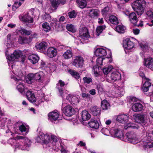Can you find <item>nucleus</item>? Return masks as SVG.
Returning a JSON list of instances; mask_svg holds the SVG:
<instances>
[{"instance_id": "nucleus-34", "label": "nucleus", "mask_w": 153, "mask_h": 153, "mask_svg": "<svg viewBox=\"0 0 153 153\" xmlns=\"http://www.w3.org/2000/svg\"><path fill=\"white\" fill-rule=\"evenodd\" d=\"M37 49L43 51L45 50L48 47V44L45 42H42L36 46Z\"/></svg>"}, {"instance_id": "nucleus-32", "label": "nucleus", "mask_w": 153, "mask_h": 153, "mask_svg": "<svg viewBox=\"0 0 153 153\" xmlns=\"http://www.w3.org/2000/svg\"><path fill=\"white\" fill-rule=\"evenodd\" d=\"M73 56V53L71 49H68L65 51L62 55L63 58L65 59H69Z\"/></svg>"}, {"instance_id": "nucleus-18", "label": "nucleus", "mask_w": 153, "mask_h": 153, "mask_svg": "<svg viewBox=\"0 0 153 153\" xmlns=\"http://www.w3.org/2000/svg\"><path fill=\"white\" fill-rule=\"evenodd\" d=\"M100 14V11L97 9H92L89 10V16L92 18H97Z\"/></svg>"}, {"instance_id": "nucleus-19", "label": "nucleus", "mask_w": 153, "mask_h": 153, "mask_svg": "<svg viewBox=\"0 0 153 153\" xmlns=\"http://www.w3.org/2000/svg\"><path fill=\"white\" fill-rule=\"evenodd\" d=\"M128 18L129 21L131 23L134 25H136V23L138 21V19L135 13L133 12L130 13L128 15Z\"/></svg>"}, {"instance_id": "nucleus-27", "label": "nucleus", "mask_w": 153, "mask_h": 153, "mask_svg": "<svg viewBox=\"0 0 153 153\" xmlns=\"http://www.w3.org/2000/svg\"><path fill=\"white\" fill-rule=\"evenodd\" d=\"M35 80L43 82L44 80L45 74L43 72L40 71L34 74Z\"/></svg>"}, {"instance_id": "nucleus-50", "label": "nucleus", "mask_w": 153, "mask_h": 153, "mask_svg": "<svg viewBox=\"0 0 153 153\" xmlns=\"http://www.w3.org/2000/svg\"><path fill=\"white\" fill-rule=\"evenodd\" d=\"M19 32L22 35L24 36L29 35L30 34V31L22 28L19 30Z\"/></svg>"}, {"instance_id": "nucleus-21", "label": "nucleus", "mask_w": 153, "mask_h": 153, "mask_svg": "<svg viewBox=\"0 0 153 153\" xmlns=\"http://www.w3.org/2000/svg\"><path fill=\"white\" fill-rule=\"evenodd\" d=\"M144 65L147 68L153 70V58L149 57L144 59Z\"/></svg>"}, {"instance_id": "nucleus-24", "label": "nucleus", "mask_w": 153, "mask_h": 153, "mask_svg": "<svg viewBox=\"0 0 153 153\" xmlns=\"http://www.w3.org/2000/svg\"><path fill=\"white\" fill-rule=\"evenodd\" d=\"M13 35L9 34L7 36V41L6 45L8 48L11 47L14 43L15 39Z\"/></svg>"}, {"instance_id": "nucleus-5", "label": "nucleus", "mask_w": 153, "mask_h": 153, "mask_svg": "<svg viewBox=\"0 0 153 153\" xmlns=\"http://www.w3.org/2000/svg\"><path fill=\"white\" fill-rule=\"evenodd\" d=\"M137 10V14L138 15H141L144 12L146 3L144 0H136L132 4Z\"/></svg>"}, {"instance_id": "nucleus-48", "label": "nucleus", "mask_w": 153, "mask_h": 153, "mask_svg": "<svg viewBox=\"0 0 153 153\" xmlns=\"http://www.w3.org/2000/svg\"><path fill=\"white\" fill-rule=\"evenodd\" d=\"M18 42L20 44L27 43L29 42L28 39L26 37H22L19 36L18 39Z\"/></svg>"}, {"instance_id": "nucleus-45", "label": "nucleus", "mask_w": 153, "mask_h": 153, "mask_svg": "<svg viewBox=\"0 0 153 153\" xmlns=\"http://www.w3.org/2000/svg\"><path fill=\"white\" fill-rule=\"evenodd\" d=\"M68 72L73 76L75 78L77 79L79 78L80 76V74L73 70H69Z\"/></svg>"}, {"instance_id": "nucleus-29", "label": "nucleus", "mask_w": 153, "mask_h": 153, "mask_svg": "<svg viewBox=\"0 0 153 153\" xmlns=\"http://www.w3.org/2000/svg\"><path fill=\"white\" fill-rule=\"evenodd\" d=\"M90 127L96 129L99 128V124L98 121L95 119H91L88 123Z\"/></svg>"}, {"instance_id": "nucleus-35", "label": "nucleus", "mask_w": 153, "mask_h": 153, "mask_svg": "<svg viewBox=\"0 0 153 153\" xmlns=\"http://www.w3.org/2000/svg\"><path fill=\"white\" fill-rule=\"evenodd\" d=\"M16 126H18L19 130L21 132L27 131L28 130V126H25L24 124L21 122H18L16 123Z\"/></svg>"}, {"instance_id": "nucleus-1", "label": "nucleus", "mask_w": 153, "mask_h": 153, "mask_svg": "<svg viewBox=\"0 0 153 153\" xmlns=\"http://www.w3.org/2000/svg\"><path fill=\"white\" fill-rule=\"evenodd\" d=\"M8 143L13 146L15 150L18 149L22 150H29L31 145L32 142L27 138L21 136H17L13 138H10L8 140Z\"/></svg>"}, {"instance_id": "nucleus-3", "label": "nucleus", "mask_w": 153, "mask_h": 153, "mask_svg": "<svg viewBox=\"0 0 153 153\" xmlns=\"http://www.w3.org/2000/svg\"><path fill=\"white\" fill-rule=\"evenodd\" d=\"M11 68L13 71L11 73V78L13 79L16 83L18 84L17 86L18 90L21 93H25L27 90L25 88L24 84L22 81V77L23 76L22 71L18 69V67L16 65H12Z\"/></svg>"}, {"instance_id": "nucleus-6", "label": "nucleus", "mask_w": 153, "mask_h": 153, "mask_svg": "<svg viewBox=\"0 0 153 153\" xmlns=\"http://www.w3.org/2000/svg\"><path fill=\"white\" fill-rule=\"evenodd\" d=\"M90 37L87 28L85 27L80 26L79 31V36L78 37L80 41L83 43L84 40H87Z\"/></svg>"}, {"instance_id": "nucleus-62", "label": "nucleus", "mask_w": 153, "mask_h": 153, "mask_svg": "<svg viewBox=\"0 0 153 153\" xmlns=\"http://www.w3.org/2000/svg\"><path fill=\"white\" fill-rule=\"evenodd\" d=\"M22 4V3L20 1H16L14 2L13 6L15 8H17L19 6H21Z\"/></svg>"}, {"instance_id": "nucleus-55", "label": "nucleus", "mask_w": 153, "mask_h": 153, "mask_svg": "<svg viewBox=\"0 0 153 153\" xmlns=\"http://www.w3.org/2000/svg\"><path fill=\"white\" fill-rule=\"evenodd\" d=\"M84 83L87 84H89L92 82V80L90 77L85 76L83 78Z\"/></svg>"}, {"instance_id": "nucleus-25", "label": "nucleus", "mask_w": 153, "mask_h": 153, "mask_svg": "<svg viewBox=\"0 0 153 153\" xmlns=\"http://www.w3.org/2000/svg\"><path fill=\"white\" fill-rule=\"evenodd\" d=\"M143 106L140 103L136 102L133 104L132 107V110L136 112L141 111L143 109Z\"/></svg>"}, {"instance_id": "nucleus-51", "label": "nucleus", "mask_w": 153, "mask_h": 153, "mask_svg": "<svg viewBox=\"0 0 153 153\" xmlns=\"http://www.w3.org/2000/svg\"><path fill=\"white\" fill-rule=\"evenodd\" d=\"M66 28L68 31L73 33L75 32L76 31V29L74 25L71 24H68L66 26Z\"/></svg>"}, {"instance_id": "nucleus-39", "label": "nucleus", "mask_w": 153, "mask_h": 153, "mask_svg": "<svg viewBox=\"0 0 153 153\" xmlns=\"http://www.w3.org/2000/svg\"><path fill=\"white\" fill-rule=\"evenodd\" d=\"M34 80V74L33 73L28 74L26 78V81L29 84L31 83Z\"/></svg>"}, {"instance_id": "nucleus-14", "label": "nucleus", "mask_w": 153, "mask_h": 153, "mask_svg": "<svg viewBox=\"0 0 153 153\" xmlns=\"http://www.w3.org/2000/svg\"><path fill=\"white\" fill-rule=\"evenodd\" d=\"M48 116V120L52 122L58 120L59 116V112L56 110L50 112Z\"/></svg>"}, {"instance_id": "nucleus-11", "label": "nucleus", "mask_w": 153, "mask_h": 153, "mask_svg": "<svg viewBox=\"0 0 153 153\" xmlns=\"http://www.w3.org/2000/svg\"><path fill=\"white\" fill-rule=\"evenodd\" d=\"M66 99L71 104L76 105L80 101V98L79 96H74L72 94H69L66 96Z\"/></svg>"}, {"instance_id": "nucleus-41", "label": "nucleus", "mask_w": 153, "mask_h": 153, "mask_svg": "<svg viewBox=\"0 0 153 153\" xmlns=\"http://www.w3.org/2000/svg\"><path fill=\"white\" fill-rule=\"evenodd\" d=\"M105 28L106 26L104 25L98 27L96 29V35L97 36H99L103 30L105 29Z\"/></svg>"}, {"instance_id": "nucleus-53", "label": "nucleus", "mask_w": 153, "mask_h": 153, "mask_svg": "<svg viewBox=\"0 0 153 153\" xmlns=\"http://www.w3.org/2000/svg\"><path fill=\"white\" fill-rule=\"evenodd\" d=\"M102 57H100L97 58L96 62L97 63L98 65H102L103 61L104 60H108V59H105L104 58Z\"/></svg>"}, {"instance_id": "nucleus-44", "label": "nucleus", "mask_w": 153, "mask_h": 153, "mask_svg": "<svg viewBox=\"0 0 153 153\" xmlns=\"http://www.w3.org/2000/svg\"><path fill=\"white\" fill-rule=\"evenodd\" d=\"M115 30L117 32L120 33H123L125 32V28L123 25L117 26Z\"/></svg>"}, {"instance_id": "nucleus-20", "label": "nucleus", "mask_w": 153, "mask_h": 153, "mask_svg": "<svg viewBox=\"0 0 153 153\" xmlns=\"http://www.w3.org/2000/svg\"><path fill=\"white\" fill-rule=\"evenodd\" d=\"M47 54L49 57L53 58L56 55L57 51L56 49L53 47H50L47 50Z\"/></svg>"}, {"instance_id": "nucleus-52", "label": "nucleus", "mask_w": 153, "mask_h": 153, "mask_svg": "<svg viewBox=\"0 0 153 153\" xmlns=\"http://www.w3.org/2000/svg\"><path fill=\"white\" fill-rule=\"evenodd\" d=\"M138 59V56L136 55H132L131 56L129 59V61L132 63H134L137 61Z\"/></svg>"}, {"instance_id": "nucleus-57", "label": "nucleus", "mask_w": 153, "mask_h": 153, "mask_svg": "<svg viewBox=\"0 0 153 153\" xmlns=\"http://www.w3.org/2000/svg\"><path fill=\"white\" fill-rule=\"evenodd\" d=\"M76 15V12L74 10L68 13V16L70 18H73L75 17Z\"/></svg>"}, {"instance_id": "nucleus-23", "label": "nucleus", "mask_w": 153, "mask_h": 153, "mask_svg": "<svg viewBox=\"0 0 153 153\" xmlns=\"http://www.w3.org/2000/svg\"><path fill=\"white\" fill-rule=\"evenodd\" d=\"M113 134L115 137L120 138L123 140V139H124V136L123 132L122 130L119 128H114V129Z\"/></svg>"}, {"instance_id": "nucleus-15", "label": "nucleus", "mask_w": 153, "mask_h": 153, "mask_svg": "<svg viewBox=\"0 0 153 153\" xmlns=\"http://www.w3.org/2000/svg\"><path fill=\"white\" fill-rule=\"evenodd\" d=\"M20 19L25 22L32 23L33 22V18L29 16L27 13L25 15H22L19 16Z\"/></svg>"}, {"instance_id": "nucleus-26", "label": "nucleus", "mask_w": 153, "mask_h": 153, "mask_svg": "<svg viewBox=\"0 0 153 153\" xmlns=\"http://www.w3.org/2000/svg\"><path fill=\"white\" fill-rule=\"evenodd\" d=\"M28 59L31 63L34 64L38 62L39 57L37 55L33 54L29 55Z\"/></svg>"}, {"instance_id": "nucleus-63", "label": "nucleus", "mask_w": 153, "mask_h": 153, "mask_svg": "<svg viewBox=\"0 0 153 153\" xmlns=\"http://www.w3.org/2000/svg\"><path fill=\"white\" fill-rule=\"evenodd\" d=\"M90 96V95L88 94L83 92L82 93V97L83 98H85L88 97L89 98Z\"/></svg>"}, {"instance_id": "nucleus-7", "label": "nucleus", "mask_w": 153, "mask_h": 153, "mask_svg": "<svg viewBox=\"0 0 153 153\" xmlns=\"http://www.w3.org/2000/svg\"><path fill=\"white\" fill-rule=\"evenodd\" d=\"M145 140L148 141L147 142V143L143 146L145 150L153 147V143H150L149 142H151L153 140V131L152 129H150V130L147 131L146 136L145 137Z\"/></svg>"}, {"instance_id": "nucleus-43", "label": "nucleus", "mask_w": 153, "mask_h": 153, "mask_svg": "<svg viewBox=\"0 0 153 153\" xmlns=\"http://www.w3.org/2000/svg\"><path fill=\"white\" fill-rule=\"evenodd\" d=\"M45 97V95L44 94L41 93L40 94H39V96H38V98L36 100V101H37V102H38V104H39L44 101Z\"/></svg>"}, {"instance_id": "nucleus-12", "label": "nucleus", "mask_w": 153, "mask_h": 153, "mask_svg": "<svg viewBox=\"0 0 153 153\" xmlns=\"http://www.w3.org/2000/svg\"><path fill=\"white\" fill-rule=\"evenodd\" d=\"M62 112L65 115L71 117L75 112L74 109L70 105H66L62 109Z\"/></svg>"}, {"instance_id": "nucleus-22", "label": "nucleus", "mask_w": 153, "mask_h": 153, "mask_svg": "<svg viewBox=\"0 0 153 153\" xmlns=\"http://www.w3.org/2000/svg\"><path fill=\"white\" fill-rule=\"evenodd\" d=\"M26 92V95L28 100L31 102H35L36 98L32 91L27 90Z\"/></svg>"}, {"instance_id": "nucleus-36", "label": "nucleus", "mask_w": 153, "mask_h": 153, "mask_svg": "<svg viewBox=\"0 0 153 153\" xmlns=\"http://www.w3.org/2000/svg\"><path fill=\"white\" fill-rule=\"evenodd\" d=\"M81 116V117L83 121L88 120L91 118V115L90 114L85 110L83 111H82Z\"/></svg>"}, {"instance_id": "nucleus-64", "label": "nucleus", "mask_w": 153, "mask_h": 153, "mask_svg": "<svg viewBox=\"0 0 153 153\" xmlns=\"http://www.w3.org/2000/svg\"><path fill=\"white\" fill-rule=\"evenodd\" d=\"M138 99L134 97H130V102L131 103L132 102H136Z\"/></svg>"}, {"instance_id": "nucleus-16", "label": "nucleus", "mask_w": 153, "mask_h": 153, "mask_svg": "<svg viewBox=\"0 0 153 153\" xmlns=\"http://www.w3.org/2000/svg\"><path fill=\"white\" fill-rule=\"evenodd\" d=\"M153 86H152L151 83L149 81H145L143 85V90L144 92H147L149 89L150 93L153 94Z\"/></svg>"}, {"instance_id": "nucleus-10", "label": "nucleus", "mask_w": 153, "mask_h": 153, "mask_svg": "<svg viewBox=\"0 0 153 153\" xmlns=\"http://www.w3.org/2000/svg\"><path fill=\"white\" fill-rule=\"evenodd\" d=\"M84 60L83 58L81 56H78L76 57L74 59L72 65L77 68H82L83 65Z\"/></svg>"}, {"instance_id": "nucleus-2", "label": "nucleus", "mask_w": 153, "mask_h": 153, "mask_svg": "<svg viewBox=\"0 0 153 153\" xmlns=\"http://www.w3.org/2000/svg\"><path fill=\"white\" fill-rule=\"evenodd\" d=\"M59 139L54 135H45L43 132H40L36 138L37 143H43L44 147H51L54 149L56 146Z\"/></svg>"}, {"instance_id": "nucleus-33", "label": "nucleus", "mask_w": 153, "mask_h": 153, "mask_svg": "<svg viewBox=\"0 0 153 153\" xmlns=\"http://www.w3.org/2000/svg\"><path fill=\"white\" fill-rule=\"evenodd\" d=\"M138 122L141 124H145L147 122L146 116L144 114H140L137 116Z\"/></svg>"}, {"instance_id": "nucleus-30", "label": "nucleus", "mask_w": 153, "mask_h": 153, "mask_svg": "<svg viewBox=\"0 0 153 153\" xmlns=\"http://www.w3.org/2000/svg\"><path fill=\"white\" fill-rule=\"evenodd\" d=\"M128 117L125 114H120L118 115L117 118V120L118 122L124 123L127 122L128 120Z\"/></svg>"}, {"instance_id": "nucleus-61", "label": "nucleus", "mask_w": 153, "mask_h": 153, "mask_svg": "<svg viewBox=\"0 0 153 153\" xmlns=\"http://www.w3.org/2000/svg\"><path fill=\"white\" fill-rule=\"evenodd\" d=\"M48 67L49 68L51 72L53 71L56 68L54 65L51 64L48 65Z\"/></svg>"}, {"instance_id": "nucleus-40", "label": "nucleus", "mask_w": 153, "mask_h": 153, "mask_svg": "<svg viewBox=\"0 0 153 153\" xmlns=\"http://www.w3.org/2000/svg\"><path fill=\"white\" fill-rule=\"evenodd\" d=\"M109 20L110 23L114 25H117L119 22L117 18L115 16L113 15L110 16Z\"/></svg>"}, {"instance_id": "nucleus-17", "label": "nucleus", "mask_w": 153, "mask_h": 153, "mask_svg": "<svg viewBox=\"0 0 153 153\" xmlns=\"http://www.w3.org/2000/svg\"><path fill=\"white\" fill-rule=\"evenodd\" d=\"M94 53L97 56H104L107 54L106 48L102 47L97 48L94 52Z\"/></svg>"}, {"instance_id": "nucleus-4", "label": "nucleus", "mask_w": 153, "mask_h": 153, "mask_svg": "<svg viewBox=\"0 0 153 153\" xmlns=\"http://www.w3.org/2000/svg\"><path fill=\"white\" fill-rule=\"evenodd\" d=\"M123 140L134 144H135L139 141L138 138L135 133L132 131L127 133L124 136V139H123Z\"/></svg>"}, {"instance_id": "nucleus-54", "label": "nucleus", "mask_w": 153, "mask_h": 153, "mask_svg": "<svg viewBox=\"0 0 153 153\" xmlns=\"http://www.w3.org/2000/svg\"><path fill=\"white\" fill-rule=\"evenodd\" d=\"M109 8L108 7H105L104 9H102V15L104 16H106L107 15L109 12Z\"/></svg>"}, {"instance_id": "nucleus-9", "label": "nucleus", "mask_w": 153, "mask_h": 153, "mask_svg": "<svg viewBox=\"0 0 153 153\" xmlns=\"http://www.w3.org/2000/svg\"><path fill=\"white\" fill-rule=\"evenodd\" d=\"M22 53L20 51H15L11 54L10 57L7 56V58L8 60V63L9 65L10 66V64H12V62L15 59H18L22 55Z\"/></svg>"}, {"instance_id": "nucleus-13", "label": "nucleus", "mask_w": 153, "mask_h": 153, "mask_svg": "<svg viewBox=\"0 0 153 153\" xmlns=\"http://www.w3.org/2000/svg\"><path fill=\"white\" fill-rule=\"evenodd\" d=\"M134 46V43L130 39L127 38L123 41V46L125 50H130L133 48Z\"/></svg>"}, {"instance_id": "nucleus-42", "label": "nucleus", "mask_w": 153, "mask_h": 153, "mask_svg": "<svg viewBox=\"0 0 153 153\" xmlns=\"http://www.w3.org/2000/svg\"><path fill=\"white\" fill-rule=\"evenodd\" d=\"M113 68L111 65H108L103 68L102 69V71L104 74H107Z\"/></svg>"}, {"instance_id": "nucleus-58", "label": "nucleus", "mask_w": 153, "mask_h": 153, "mask_svg": "<svg viewBox=\"0 0 153 153\" xmlns=\"http://www.w3.org/2000/svg\"><path fill=\"white\" fill-rule=\"evenodd\" d=\"M97 89L99 93H102L104 91L102 85L100 83L97 84Z\"/></svg>"}, {"instance_id": "nucleus-38", "label": "nucleus", "mask_w": 153, "mask_h": 153, "mask_svg": "<svg viewBox=\"0 0 153 153\" xmlns=\"http://www.w3.org/2000/svg\"><path fill=\"white\" fill-rule=\"evenodd\" d=\"M101 106L102 109L107 110L110 108V104L106 100H104L101 102Z\"/></svg>"}, {"instance_id": "nucleus-28", "label": "nucleus", "mask_w": 153, "mask_h": 153, "mask_svg": "<svg viewBox=\"0 0 153 153\" xmlns=\"http://www.w3.org/2000/svg\"><path fill=\"white\" fill-rule=\"evenodd\" d=\"M121 74L117 71L112 72L110 76V79L112 82H114L117 80L120 79L121 78Z\"/></svg>"}, {"instance_id": "nucleus-8", "label": "nucleus", "mask_w": 153, "mask_h": 153, "mask_svg": "<svg viewBox=\"0 0 153 153\" xmlns=\"http://www.w3.org/2000/svg\"><path fill=\"white\" fill-rule=\"evenodd\" d=\"M65 85V82L61 80L59 81L57 84L56 88L58 90L60 95L63 98L67 95V93L64 90V86Z\"/></svg>"}, {"instance_id": "nucleus-37", "label": "nucleus", "mask_w": 153, "mask_h": 153, "mask_svg": "<svg viewBox=\"0 0 153 153\" xmlns=\"http://www.w3.org/2000/svg\"><path fill=\"white\" fill-rule=\"evenodd\" d=\"M114 91L116 94L119 95L123 94L124 91V88L123 87H120L116 85H114Z\"/></svg>"}, {"instance_id": "nucleus-31", "label": "nucleus", "mask_w": 153, "mask_h": 153, "mask_svg": "<svg viewBox=\"0 0 153 153\" xmlns=\"http://www.w3.org/2000/svg\"><path fill=\"white\" fill-rule=\"evenodd\" d=\"M90 110L92 114L94 116H98L100 114V109L97 106L91 107Z\"/></svg>"}, {"instance_id": "nucleus-56", "label": "nucleus", "mask_w": 153, "mask_h": 153, "mask_svg": "<svg viewBox=\"0 0 153 153\" xmlns=\"http://www.w3.org/2000/svg\"><path fill=\"white\" fill-rule=\"evenodd\" d=\"M140 46L143 49V51L144 52L147 51L150 49L149 47L145 44H140Z\"/></svg>"}, {"instance_id": "nucleus-60", "label": "nucleus", "mask_w": 153, "mask_h": 153, "mask_svg": "<svg viewBox=\"0 0 153 153\" xmlns=\"http://www.w3.org/2000/svg\"><path fill=\"white\" fill-rule=\"evenodd\" d=\"M146 15L148 18L153 19V12L152 11H147L146 12Z\"/></svg>"}, {"instance_id": "nucleus-49", "label": "nucleus", "mask_w": 153, "mask_h": 153, "mask_svg": "<svg viewBox=\"0 0 153 153\" xmlns=\"http://www.w3.org/2000/svg\"><path fill=\"white\" fill-rule=\"evenodd\" d=\"M52 6L55 9H57L59 4V2L58 0H50Z\"/></svg>"}, {"instance_id": "nucleus-47", "label": "nucleus", "mask_w": 153, "mask_h": 153, "mask_svg": "<svg viewBox=\"0 0 153 153\" xmlns=\"http://www.w3.org/2000/svg\"><path fill=\"white\" fill-rule=\"evenodd\" d=\"M124 128L125 129H127L129 128L137 129V127L136 125L131 123H129L125 125Z\"/></svg>"}, {"instance_id": "nucleus-59", "label": "nucleus", "mask_w": 153, "mask_h": 153, "mask_svg": "<svg viewBox=\"0 0 153 153\" xmlns=\"http://www.w3.org/2000/svg\"><path fill=\"white\" fill-rule=\"evenodd\" d=\"M101 132L105 135H109L110 133L109 130L106 128H103L101 130Z\"/></svg>"}, {"instance_id": "nucleus-46", "label": "nucleus", "mask_w": 153, "mask_h": 153, "mask_svg": "<svg viewBox=\"0 0 153 153\" xmlns=\"http://www.w3.org/2000/svg\"><path fill=\"white\" fill-rule=\"evenodd\" d=\"M43 30L46 32H48L51 29V27L48 23L45 22L42 24Z\"/></svg>"}]
</instances>
